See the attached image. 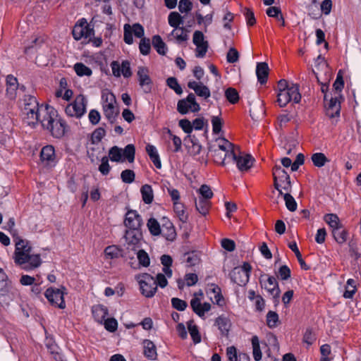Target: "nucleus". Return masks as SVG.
Listing matches in <instances>:
<instances>
[{
    "label": "nucleus",
    "instance_id": "obj_53",
    "mask_svg": "<svg viewBox=\"0 0 361 361\" xmlns=\"http://www.w3.org/2000/svg\"><path fill=\"white\" fill-rule=\"evenodd\" d=\"M189 140L192 144L191 146H189L190 154L193 156L199 154L202 150V145L197 142V140L195 138V137L192 138L190 137Z\"/></svg>",
    "mask_w": 361,
    "mask_h": 361
},
{
    "label": "nucleus",
    "instance_id": "obj_12",
    "mask_svg": "<svg viewBox=\"0 0 361 361\" xmlns=\"http://www.w3.org/2000/svg\"><path fill=\"white\" fill-rule=\"evenodd\" d=\"M137 77L139 85L143 88L145 93H149L152 91V81L149 75L148 68L144 66L138 68Z\"/></svg>",
    "mask_w": 361,
    "mask_h": 361
},
{
    "label": "nucleus",
    "instance_id": "obj_21",
    "mask_svg": "<svg viewBox=\"0 0 361 361\" xmlns=\"http://www.w3.org/2000/svg\"><path fill=\"white\" fill-rule=\"evenodd\" d=\"M18 87L17 78L12 75H8L6 78V94L9 99H13L16 98Z\"/></svg>",
    "mask_w": 361,
    "mask_h": 361
},
{
    "label": "nucleus",
    "instance_id": "obj_15",
    "mask_svg": "<svg viewBox=\"0 0 361 361\" xmlns=\"http://www.w3.org/2000/svg\"><path fill=\"white\" fill-rule=\"evenodd\" d=\"M73 37L75 40H80L82 37L88 38L94 35V30L89 25H75L72 31Z\"/></svg>",
    "mask_w": 361,
    "mask_h": 361
},
{
    "label": "nucleus",
    "instance_id": "obj_1",
    "mask_svg": "<svg viewBox=\"0 0 361 361\" xmlns=\"http://www.w3.org/2000/svg\"><path fill=\"white\" fill-rule=\"evenodd\" d=\"M16 248L14 252V262L25 271L32 270L40 266L42 260L40 255L32 254V247L28 241L16 236L14 238Z\"/></svg>",
    "mask_w": 361,
    "mask_h": 361
},
{
    "label": "nucleus",
    "instance_id": "obj_30",
    "mask_svg": "<svg viewBox=\"0 0 361 361\" xmlns=\"http://www.w3.org/2000/svg\"><path fill=\"white\" fill-rule=\"evenodd\" d=\"M324 221L331 228L332 230L343 228L339 218L336 214H325L324 216Z\"/></svg>",
    "mask_w": 361,
    "mask_h": 361
},
{
    "label": "nucleus",
    "instance_id": "obj_14",
    "mask_svg": "<svg viewBox=\"0 0 361 361\" xmlns=\"http://www.w3.org/2000/svg\"><path fill=\"white\" fill-rule=\"evenodd\" d=\"M124 224L128 228L141 229L142 218L135 210H129L126 214Z\"/></svg>",
    "mask_w": 361,
    "mask_h": 361
},
{
    "label": "nucleus",
    "instance_id": "obj_44",
    "mask_svg": "<svg viewBox=\"0 0 361 361\" xmlns=\"http://www.w3.org/2000/svg\"><path fill=\"white\" fill-rule=\"evenodd\" d=\"M279 323V315L274 311H269L267 314V324L271 328L274 329L278 326Z\"/></svg>",
    "mask_w": 361,
    "mask_h": 361
},
{
    "label": "nucleus",
    "instance_id": "obj_62",
    "mask_svg": "<svg viewBox=\"0 0 361 361\" xmlns=\"http://www.w3.org/2000/svg\"><path fill=\"white\" fill-rule=\"evenodd\" d=\"M226 60L230 63H234L239 60V53L235 48H230L226 55Z\"/></svg>",
    "mask_w": 361,
    "mask_h": 361
},
{
    "label": "nucleus",
    "instance_id": "obj_63",
    "mask_svg": "<svg viewBox=\"0 0 361 361\" xmlns=\"http://www.w3.org/2000/svg\"><path fill=\"white\" fill-rule=\"evenodd\" d=\"M104 324L105 329L110 332L116 331L118 327V322L114 318L106 319Z\"/></svg>",
    "mask_w": 361,
    "mask_h": 361
},
{
    "label": "nucleus",
    "instance_id": "obj_32",
    "mask_svg": "<svg viewBox=\"0 0 361 361\" xmlns=\"http://www.w3.org/2000/svg\"><path fill=\"white\" fill-rule=\"evenodd\" d=\"M184 257L188 267H193L200 262V253L197 251L187 252L184 255Z\"/></svg>",
    "mask_w": 361,
    "mask_h": 361
},
{
    "label": "nucleus",
    "instance_id": "obj_39",
    "mask_svg": "<svg viewBox=\"0 0 361 361\" xmlns=\"http://www.w3.org/2000/svg\"><path fill=\"white\" fill-rule=\"evenodd\" d=\"M169 24L170 26L177 28L179 25L183 23L182 16L177 12H171L168 18Z\"/></svg>",
    "mask_w": 361,
    "mask_h": 361
},
{
    "label": "nucleus",
    "instance_id": "obj_61",
    "mask_svg": "<svg viewBox=\"0 0 361 361\" xmlns=\"http://www.w3.org/2000/svg\"><path fill=\"white\" fill-rule=\"evenodd\" d=\"M111 170V166L109 164V159L107 157H104L102 158V163L99 166V171L100 173L106 176L109 173V171Z\"/></svg>",
    "mask_w": 361,
    "mask_h": 361
},
{
    "label": "nucleus",
    "instance_id": "obj_26",
    "mask_svg": "<svg viewBox=\"0 0 361 361\" xmlns=\"http://www.w3.org/2000/svg\"><path fill=\"white\" fill-rule=\"evenodd\" d=\"M146 152L156 168L161 169V163L156 147L152 145L147 144L146 146Z\"/></svg>",
    "mask_w": 361,
    "mask_h": 361
},
{
    "label": "nucleus",
    "instance_id": "obj_46",
    "mask_svg": "<svg viewBox=\"0 0 361 361\" xmlns=\"http://www.w3.org/2000/svg\"><path fill=\"white\" fill-rule=\"evenodd\" d=\"M135 148L132 144L127 145L122 153V155L128 161L132 163L135 159Z\"/></svg>",
    "mask_w": 361,
    "mask_h": 361
},
{
    "label": "nucleus",
    "instance_id": "obj_59",
    "mask_svg": "<svg viewBox=\"0 0 361 361\" xmlns=\"http://www.w3.org/2000/svg\"><path fill=\"white\" fill-rule=\"evenodd\" d=\"M171 305L174 309L178 311L185 310L188 306V303L185 300H180L178 298H173L171 299Z\"/></svg>",
    "mask_w": 361,
    "mask_h": 361
},
{
    "label": "nucleus",
    "instance_id": "obj_56",
    "mask_svg": "<svg viewBox=\"0 0 361 361\" xmlns=\"http://www.w3.org/2000/svg\"><path fill=\"white\" fill-rule=\"evenodd\" d=\"M276 276L282 281L288 280L291 276L290 268L287 265L281 266Z\"/></svg>",
    "mask_w": 361,
    "mask_h": 361
},
{
    "label": "nucleus",
    "instance_id": "obj_19",
    "mask_svg": "<svg viewBox=\"0 0 361 361\" xmlns=\"http://www.w3.org/2000/svg\"><path fill=\"white\" fill-rule=\"evenodd\" d=\"M126 241L128 245H136L139 244L142 238V233L141 229L128 228L125 234Z\"/></svg>",
    "mask_w": 361,
    "mask_h": 361
},
{
    "label": "nucleus",
    "instance_id": "obj_41",
    "mask_svg": "<svg viewBox=\"0 0 361 361\" xmlns=\"http://www.w3.org/2000/svg\"><path fill=\"white\" fill-rule=\"evenodd\" d=\"M121 250L116 245L107 246L104 250V254L109 259L118 258L121 255Z\"/></svg>",
    "mask_w": 361,
    "mask_h": 361
},
{
    "label": "nucleus",
    "instance_id": "obj_47",
    "mask_svg": "<svg viewBox=\"0 0 361 361\" xmlns=\"http://www.w3.org/2000/svg\"><path fill=\"white\" fill-rule=\"evenodd\" d=\"M109 156L112 161L119 162L122 161V149L117 146H114L110 148Z\"/></svg>",
    "mask_w": 361,
    "mask_h": 361
},
{
    "label": "nucleus",
    "instance_id": "obj_7",
    "mask_svg": "<svg viewBox=\"0 0 361 361\" xmlns=\"http://www.w3.org/2000/svg\"><path fill=\"white\" fill-rule=\"evenodd\" d=\"M277 97V102L281 107L286 106L291 101L299 103L301 99V94L299 92L298 85L292 84L288 91L279 92Z\"/></svg>",
    "mask_w": 361,
    "mask_h": 361
},
{
    "label": "nucleus",
    "instance_id": "obj_16",
    "mask_svg": "<svg viewBox=\"0 0 361 361\" xmlns=\"http://www.w3.org/2000/svg\"><path fill=\"white\" fill-rule=\"evenodd\" d=\"M209 151L212 153L214 161L217 164L224 166L226 163L231 161V154H233V152H225L221 149H213V147H209Z\"/></svg>",
    "mask_w": 361,
    "mask_h": 361
},
{
    "label": "nucleus",
    "instance_id": "obj_36",
    "mask_svg": "<svg viewBox=\"0 0 361 361\" xmlns=\"http://www.w3.org/2000/svg\"><path fill=\"white\" fill-rule=\"evenodd\" d=\"M251 341L253 350V357L255 361H259L262 360V353L260 350L259 338L257 336H253Z\"/></svg>",
    "mask_w": 361,
    "mask_h": 361
},
{
    "label": "nucleus",
    "instance_id": "obj_24",
    "mask_svg": "<svg viewBox=\"0 0 361 361\" xmlns=\"http://www.w3.org/2000/svg\"><path fill=\"white\" fill-rule=\"evenodd\" d=\"M144 355L151 360L157 359V348L154 343L150 340H144L143 341Z\"/></svg>",
    "mask_w": 361,
    "mask_h": 361
},
{
    "label": "nucleus",
    "instance_id": "obj_10",
    "mask_svg": "<svg viewBox=\"0 0 361 361\" xmlns=\"http://www.w3.org/2000/svg\"><path fill=\"white\" fill-rule=\"evenodd\" d=\"M231 162L235 163L237 168L241 172L249 170L253 164L254 159L250 154H242L240 149L231 154Z\"/></svg>",
    "mask_w": 361,
    "mask_h": 361
},
{
    "label": "nucleus",
    "instance_id": "obj_43",
    "mask_svg": "<svg viewBox=\"0 0 361 361\" xmlns=\"http://www.w3.org/2000/svg\"><path fill=\"white\" fill-rule=\"evenodd\" d=\"M106 135V130L104 127H99L96 128L91 136V142L92 144H98Z\"/></svg>",
    "mask_w": 361,
    "mask_h": 361
},
{
    "label": "nucleus",
    "instance_id": "obj_22",
    "mask_svg": "<svg viewBox=\"0 0 361 361\" xmlns=\"http://www.w3.org/2000/svg\"><path fill=\"white\" fill-rule=\"evenodd\" d=\"M92 312L95 321L102 324L108 315V309L103 305H97L92 307Z\"/></svg>",
    "mask_w": 361,
    "mask_h": 361
},
{
    "label": "nucleus",
    "instance_id": "obj_55",
    "mask_svg": "<svg viewBox=\"0 0 361 361\" xmlns=\"http://www.w3.org/2000/svg\"><path fill=\"white\" fill-rule=\"evenodd\" d=\"M135 174L133 170L126 169L121 173V178L125 183H131L135 180Z\"/></svg>",
    "mask_w": 361,
    "mask_h": 361
},
{
    "label": "nucleus",
    "instance_id": "obj_3",
    "mask_svg": "<svg viewBox=\"0 0 361 361\" xmlns=\"http://www.w3.org/2000/svg\"><path fill=\"white\" fill-rule=\"evenodd\" d=\"M39 122L44 129L58 139L63 137L69 128L65 121L59 116L58 111L52 106L45 111L44 116Z\"/></svg>",
    "mask_w": 361,
    "mask_h": 361
},
{
    "label": "nucleus",
    "instance_id": "obj_42",
    "mask_svg": "<svg viewBox=\"0 0 361 361\" xmlns=\"http://www.w3.org/2000/svg\"><path fill=\"white\" fill-rule=\"evenodd\" d=\"M173 209L182 222L185 223L188 221V215L185 214L184 206L181 202L173 203Z\"/></svg>",
    "mask_w": 361,
    "mask_h": 361
},
{
    "label": "nucleus",
    "instance_id": "obj_57",
    "mask_svg": "<svg viewBox=\"0 0 361 361\" xmlns=\"http://www.w3.org/2000/svg\"><path fill=\"white\" fill-rule=\"evenodd\" d=\"M333 87L335 90V91L338 92H341V90L344 87V80L341 70H340L337 73L336 79L333 84Z\"/></svg>",
    "mask_w": 361,
    "mask_h": 361
},
{
    "label": "nucleus",
    "instance_id": "obj_52",
    "mask_svg": "<svg viewBox=\"0 0 361 361\" xmlns=\"http://www.w3.org/2000/svg\"><path fill=\"white\" fill-rule=\"evenodd\" d=\"M214 134H219L221 131L223 120L219 116H213L211 119Z\"/></svg>",
    "mask_w": 361,
    "mask_h": 361
},
{
    "label": "nucleus",
    "instance_id": "obj_17",
    "mask_svg": "<svg viewBox=\"0 0 361 361\" xmlns=\"http://www.w3.org/2000/svg\"><path fill=\"white\" fill-rule=\"evenodd\" d=\"M231 281L238 284V286H245L249 281V274L240 269V267H235L230 273Z\"/></svg>",
    "mask_w": 361,
    "mask_h": 361
},
{
    "label": "nucleus",
    "instance_id": "obj_13",
    "mask_svg": "<svg viewBox=\"0 0 361 361\" xmlns=\"http://www.w3.org/2000/svg\"><path fill=\"white\" fill-rule=\"evenodd\" d=\"M260 283L262 287H264L273 296L274 302L279 303L281 290L276 279L270 276L267 278V283L262 284V281H260Z\"/></svg>",
    "mask_w": 361,
    "mask_h": 361
},
{
    "label": "nucleus",
    "instance_id": "obj_2",
    "mask_svg": "<svg viewBox=\"0 0 361 361\" xmlns=\"http://www.w3.org/2000/svg\"><path fill=\"white\" fill-rule=\"evenodd\" d=\"M51 106L39 104L35 97L27 94L23 99L22 113L23 121L28 126L35 127L44 116V114Z\"/></svg>",
    "mask_w": 361,
    "mask_h": 361
},
{
    "label": "nucleus",
    "instance_id": "obj_20",
    "mask_svg": "<svg viewBox=\"0 0 361 361\" xmlns=\"http://www.w3.org/2000/svg\"><path fill=\"white\" fill-rule=\"evenodd\" d=\"M269 71V68L268 64L266 62L257 63L256 67V75L258 82L261 85H264L267 82Z\"/></svg>",
    "mask_w": 361,
    "mask_h": 361
},
{
    "label": "nucleus",
    "instance_id": "obj_8",
    "mask_svg": "<svg viewBox=\"0 0 361 361\" xmlns=\"http://www.w3.org/2000/svg\"><path fill=\"white\" fill-rule=\"evenodd\" d=\"M66 288L62 286L61 289L56 288H49L46 290L44 295L48 301L56 307L60 309H64L66 304L63 298Z\"/></svg>",
    "mask_w": 361,
    "mask_h": 361
},
{
    "label": "nucleus",
    "instance_id": "obj_34",
    "mask_svg": "<svg viewBox=\"0 0 361 361\" xmlns=\"http://www.w3.org/2000/svg\"><path fill=\"white\" fill-rule=\"evenodd\" d=\"M171 35L173 36L178 43L185 42L188 39L187 30L183 27L173 29L171 32Z\"/></svg>",
    "mask_w": 361,
    "mask_h": 361
},
{
    "label": "nucleus",
    "instance_id": "obj_49",
    "mask_svg": "<svg viewBox=\"0 0 361 361\" xmlns=\"http://www.w3.org/2000/svg\"><path fill=\"white\" fill-rule=\"evenodd\" d=\"M166 85L174 92L180 95L183 93V89L178 84V80L174 77H170L166 80Z\"/></svg>",
    "mask_w": 361,
    "mask_h": 361
},
{
    "label": "nucleus",
    "instance_id": "obj_64",
    "mask_svg": "<svg viewBox=\"0 0 361 361\" xmlns=\"http://www.w3.org/2000/svg\"><path fill=\"white\" fill-rule=\"evenodd\" d=\"M192 8V4L190 0H180L178 4V10L181 13H188Z\"/></svg>",
    "mask_w": 361,
    "mask_h": 361
},
{
    "label": "nucleus",
    "instance_id": "obj_50",
    "mask_svg": "<svg viewBox=\"0 0 361 361\" xmlns=\"http://www.w3.org/2000/svg\"><path fill=\"white\" fill-rule=\"evenodd\" d=\"M137 257L140 265L147 267L149 266L150 259L148 254L144 250H140L137 253Z\"/></svg>",
    "mask_w": 361,
    "mask_h": 361
},
{
    "label": "nucleus",
    "instance_id": "obj_54",
    "mask_svg": "<svg viewBox=\"0 0 361 361\" xmlns=\"http://www.w3.org/2000/svg\"><path fill=\"white\" fill-rule=\"evenodd\" d=\"M140 51L142 55H148L151 50L149 39L142 37L139 44Z\"/></svg>",
    "mask_w": 361,
    "mask_h": 361
},
{
    "label": "nucleus",
    "instance_id": "obj_29",
    "mask_svg": "<svg viewBox=\"0 0 361 361\" xmlns=\"http://www.w3.org/2000/svg\"><path fill=\"white\" fill-rule=\"evenodd\" d=\"M152 44L158 54L165 55L167 51V47L161 37L157 35L152 37Z\"/></svg>",
    "mask_w": 361,
    "mask_h": 361
},
{
    "label": "nucleus",
    "instance_id": "obj_28",
    "mask_svg": "<svg viewBox=\"0 0 361 361\" xmlns=\"http://www.w3.org/2000/svg\"><path fill=\"white\" fill-rule=\"evenodd\" d=\"M55 149L52 145H47L44 147L40 152L41 160L44 161H53L55 159Z\"/></svg>",
    "mask_w": 361,
    "mask_h": 361
},
{
    "label": "nucleus",
    "instance_id": "obj_51",
    "mask_svg": "<svg viewBox=\"0 0 361 361\" xmlns=\"http://www.w3.org/2000/svg\"><path fill=\"white\" fill-rule=\"evenodd\" d=\"M46 346H47V349L49 350V353L51 355H53L55 360L61 361V356L58 352L59 348L54 342H53L51 341H49L46 343Z\"/></svg>",
    "mask_w": 361,
    "mask_h": 361
},
{
    "label": "nucleus",
    "instance_id": "obj_9",
    "mask_svg": "<svg viewBox=\"0 0 361 361\" xmlns=\"http://www.w3.org/2000/svg\"><path fill=\"white\" fill-rule=\"evenodd\" d=\"M200 106L196 102L195 96L193 93H190L185 99H180L177 104V111L180 114H186L190 111L196 113L200 111Z\"/></svg>",
    "mask_w": 361,
    "mask_h": 361
},
{
    "label": "nucleus",
    "instance_id": "obj_6",
    "mask_svg": "<svg viewBox=\"0 0 361 361\" xmlns=\"http://www.w3.org/2000/svg\"><path fill=\"white\" fill-rule=\"evenodd\" d=\"M87 99L82 94L78 95L74 102L68 104L65 112L68 116L81 118L86 112Z\"/></svg>",
    "mask_w": 361,
    "mask_h": 361
},
{
    "label": "nucleus",
    "instance_id": "obj_33",
    "mask_svg": "<svg viewBox=\"0 0 361 361\" xmlns=\"http://www.w3.org/2000/svg\"><path fill=\"white\" fill-rule=\"evenodd\" d=\"M188 331L195 343H199L201 341V336L197 325L194 324L193 320H190L187 323Z\"/></svg>",
    "mask_w": 361,
    "mask_h": 361
},
{
    "label": "nucleus",
    "instance_id": "obj_40",
    "mask_svg": "<svg viewBox=\"0 0 361 361\" xmlns=\"http://www.w3.org/2000/svg\"><path fill=\"white\" fill-rule=\"evenodd\" d=\"M147 227L150 233L153 235H158L161 233V227L157 220L154 218H150L148 220Z\"/></svg>",
    "mask_w": 361,
    "mask_h": 361
},
{
    "label": "nucleus",
    "instance_id": "obj_11",
    "mask_svg": "<svg viewBox=\"0 0 361 361\" xmlns=\"http://www.w3.org/2000/svg\"><path fill=\"white\" fill-rule=\"evenodd\" d=\"M326 115L331 118H336L340 116L341 102L337 97H331L329 100L324 101Z\"/></svg>",
    "mask_w": 361,
    "mask_h": 361
},
{
    "label": "nucleus",
    "instance_id": "obj_48",
    "mask_svg": "<svg viewBox=\"0 0 361 361\" xmlns=\"http://www.w3.org/2000/svg\"><path fill=\"white\" fill-rule=\"evenodd\" d=\"M282 195H283L287 209L290 212H295L297 209V202L294 197L289 192L283 193Z\"/></svg>",
    "mask_w": 361,
    "mask_h": 361
},
{
    "label": "nucleus",
    "instance_id": "obj_23",
    "mask_svg": "<svg viewBox=\"0 0 361 361\" xmlns=\"http://www.w3.org/2000/svg\"><path fill=\"white\" fill-rule=\"evenodd\" d=\"M167 240L172 241L176 238V232L173 224L169 221L166 220L161 226V233H160Z\"/></svg>",
    "mask_w": 361,
    "mask_h": 361
},
{
    "label": "nucleus",
    "instance_id": "obj_35",
    "mask_svg": "<svg viewBox=\"0 0 361 361\" xmlns=\"http://www.w3.org/2000/svg\"><path fill=\"white\" fill-rule=\"evenodd\" d=\"M311 159L313 164L319 168L324 166L326 163L329 161L326 155L322 152L313 154L311 157Z\"/></svg>",
    "mask_w": 361,
    "mask_h": 361
},
{
    "label": "nucleus",
    "instance_id": "obj_31",
    "mask_svg": "<svg viewBox=\"0 0 361 361\" xmlns=\"http://www.w3.org/2000/svg\"><path fill=\"white\" fill-rule=\"evenodd\" d=\"M142 198L145 204H151L154 200L153 190L150 185L145 184L141 187Z\"/></svg>",
    "mask_w": 361,
    "mask_h": 361
},
{
    "label": "nucleus",
    "instance_id": "obj_38",
    "mask_svg": "<svg viewBox=\"0 0 361 361\" xmlns=\"http://www.w3.org/2000/svg\"><path fill=\"white\" fill-rule=\"evenodd\" d=\"M74 71L78 76H90L92 73V70L82 63H76L74 65Z\"/></svg>",
    "mask_w": 361,
    "mask_h": 361
},
{
    "label": "nucleus",
    "instance_id": "obj_27",
    "mask_svg": "<svg viewBox=\"0 0 361 361\" xmlns=\"http://www.w3.org/2000/svg\"><path fill=\"white\" fill-rule=\"evenodd\" d=\"M195 207L201 214L205 216L211 207L210 200L199 197L198 200L195 201Z\"/></svg>",
    "mask_w": 361,
    "mask_h": 361
},
{
    "label": "nucleus",
    "instance_id": "obj_37",
    "mask_svg": "<svg viewBox=\"0 0 361 361\" xmlns=\"http://www.w3.org/2000/svg\"><path fill=\"white\" fill-rule=\"evenodd\" d=\"M335 240L338 244H343L347 240L348 231L345 229L336 228L331 231Z\"/></svg>",
    "mask_w": 361,
    "mask_h": 361
},
{
    "label": "nucleus",
    "instance_id": "obj_5",
    "mask_svg": "<svg viewBox=\"0 0 361 361\" xmlns=\"http://www.w3.org/2000/svg\"><path fill=\"white\" fill-rule=\"evenodd\" d=\"M140 284L141 293L146 298H152L157 290L156 281L152 276L147 273L136 276Z\"/></svg>",
    "mask_w": 361,
    "mask_h": 361
},
{
    "label": "nucleus",
    "instance_id": "obj_18",
    "mask_svg": "<svg viewBox=\"0 0 361 361\" xmlns=\"http://www.w3.org/2000/svg\"><path fill=\"white\" fill-rule=\"evenodd\" d=\"M188 87L193 90L198 97H202L204 99H208L211 95L209 87L201 82L190 81L188 82Z\"/></svg>",
    "mask_w": 361,
    "mask_h": 361
},
{
    "label": "nucleus",
    "instance_id": "obj_60",
    "mask_svg": "<svg viewBox=\"0 0 361 361\" xmlns=\"http://www.w3.org/2000/svg\"><path fill=\"white\" fill-rule=\"evenodd\" d=\"M243 14L245 17L247 25L249 26H253L256 23V19L253 11L248 8H245Z\"/></svg>",
    "mask_w": 361,
    "mask_h": 361
},
{
    "label": "nucleus",
    "instance_id": "obj_45",
    "mask_svg": "<svg viewBox=\"0 0 361 361\" xmlns=\"http://www.w3.org/2000/svg\"><path fill=\"white\" fill-rule=\"evenodd\" d=\"M225 97L231 104H236L239 101V94L238 91L233 87H228L225 91Z\"/></svg>",
    "mask_w": 361,
    "mask_h": 361
},
{
    "label": "nucleus",
    "instance_id": "obj_4",
    "mask_svg": "<svg viewBox=\"0 0 361 361\" xmlns=\"http://www.w3.org/2000/svg\"><path fill=\"white\" fill-rule=\"evenodd\" d=\"M274 185L280 195H283L282 188L287 192H290L291 182L289 175L281 166L276 165L273 168Z\"/></svg>",
    "mask_w": 361,
    "mask_h": 361
},
{
    "label": "nucleus",
    "instance_id": "obj_25",
    "mask_svg": "<svg viewBox=\"0 0 361 361\" xmlns=\"http://www.w3.org/2000/svg\"><path fill=\"white\" fill-rule=\"evenodd\" d=\"M215 323L218 326L221 335L227 336L231 326L230 320L225 317L220 316L216 319Z\"/></svg>",
    "mask_w": 361,
    "mask_h": 361
},
{
    "label": "nucleus",
    "instance_id": "obj_58",
    "mask_svg": "<svg viewBox=\"0 0 361 361\" xmlns=\"http://www.w3.org/2000/svg\"><path fill=\"white\" fill-rule=\"evenodd\" d=\"M190 306L194 311L199 317H203V313L202 311L201 302L199 298H194L190 301Z\"/></svg>",
    "mask_w": 361,
    "mask_h": 361
}]
</instances>
